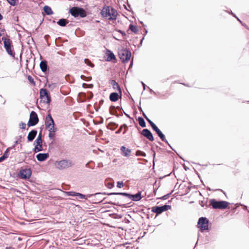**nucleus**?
Masks as SVG:
<instances>
[{
    "instance_id": "nucleus-1",
    "label": "nucleus",
    "mask_w": 249,
    "mask_h": 249,
    "mask_svg": "<svg viewBox=\"0 0 249 249\" xmlns=\"http://www.w3.org/2000/svg\"><path fill=\"white\" fill-rule=\"evenodd\" d=\"M74 163L71 160L64 159L60 161H57L55 163V165L57 168L60 170L67 169L72 166Z\"/></svg>"
},
{
    "instance_id": "nucleus-2",
    "label": "nucleus",
    "mask_w": 249,
    "mask_h": 249,
    "mask_svg": "<svg viewBox=\"0 0 249 249\" xmlns=\"http://www.w3.org/2000/svg\"><path fill=\"white\" fill-rule=\"evenodd\" d=\"M46 127L49 132H55L57 131V128L55 126L54 120H53L50 114H48L45 121Z\"/></svg>"
},
{
    "instance_id": "nucleus-3",
    "label": "nucleus",
    "mask_w": 249,
    "mask_h": 249,
    "mask_svg": "<svg viewBox=\"0 0 249 249\" xmlns=\"http://www.w3.org/2000/svg\"><path fill=\"white\" fill-rule=\"evenodd\" d=\"M210 205L215 209H225L228 206V202L224 201H217L214 199L210 200Z\"/></svg>"
},
{
    "instance_id": "nucleus-4",
    "label": "nucleus",
    "mask_w": 249,
    "mask_h": 249,
    "mask_svg": "<svg viewBox=\"0 0 249 249\" xmlns=\"http://www.w3.org/2000/svg\"><path fill=\"white\" fill-rule=\"evenodd\" d=\"M1 39L3 41L4 47L7 53L10 56L14 57L15 52L11 49V47L12 46V41L9 38L5 37H2Z\"/></svg>"
},
{
    "instance_id": "nucleus-5",
    "label": "nucleus",
    "mask_w": 249,
    "mask_h": 249,
    "mask_svg": "<svg viewBox=\"0 0 249 249\" xmlns=\"http://www.w3.org/2000/svg\"><path fill=\"white\" fill-rule=\"evenodd\" d=\"M118 55L121 61L124 62H127L131 56V53L128 50L122 49L118 52Z\"/></svg>"
},
{
    "instance_id": "nucleus-6",
    "label": "nucleus",
    "mask_w": 249,
    "mask_h": 249,
    "mask_svg": "<svg viewBox=\"0 0 249 249\" xmlns=\"http://www.w3.org/2000/svg\"><path fill=\"white\" fill-rule=\"evenodd\" d=\"M40 98L41 101L44 103L50 104L51 101V97L50 93L46 89H41L39 91Z\"/></svg>"
},
{
    "instance_id": "nucleus-7",
    "label": "nucleus",
    "mask_w": 249,
    "mask_h": 249,
    "mask_svg": "<svg viewBox=\"0 0 249 249\" xmlns=\"http://www.w3.org/2000/svg\"><path fill=\"white\" fill-rule=\"evenodd\" d=\"M40 98L41 101L44 103L50 104L51 101V97L50 93L46 89H41L39 91Z\"/></svg>"
},
{
    "instance_id": "nucleus-8",
    "label": "nucleus",
    "mask_w": 249,
    "mask_h": 249,
    "mask_svg": "<svg viewBox=\"0 0 249 249\" xmlns=\"http://www.w3.org/2000/svg\"><path fill=\"white\" fill-rule=\"evenodd\" d=\"M69 13H70L71 16L87 15L86 11L84 9L78 7H73L70 8L69 10Z\"/></svg>"
},
{
    "instance_id": "nucleus-9",
    "label": "nucleus",
    "mask_w": 249,
    "mask_h": 249,
    "mask_svg": "<svg viewBox=\"0 0 249 249\" xmlns=\"http://www.w3.org/2000/svg\"><path fill=\"white\" fill-rule=\"evenodd\" d=\"M39 121L37 113L34 111H32L30 114L29 120L28 122L27 125L29 127L36 125Z\"/></svg>"
},
{
    "instance_id": "nucleus-10",
    "label": "nucleus",
    "mask_w": 249,
    "mask_h": 249,
    "mask_svg": "<svg viewBox=\"0 0 249 249\" xmlns=\"http://www.w3.org/2000/svg\"><path fill=\"white\" fill-rule=\"evenodd\" d=\"M102 16H117V11L109 6H105L101 10Z\"/></svg>"
},
{
    "instance_id": "nucleus-11",
    "label": "nucleus",
    "mask_w": 249,
    "mask_h": 249,
    "mask_svg": "<svg viewBox=\"0 0 249 249\" xmlns=\"http://www.w3.org/2000/svg\"><path fill=\"white\" fill-rule=\"evenodd\" d=\"M209 221L206 217H200L198 221V228L201 231L208 229Z\"/></svg>"
},
{
    "instance_id": "nucleus-12",
    "label": "nucleus",
    "mask_w": 249,
    "mask_h": 249,
    "mask_svg": "<svg viewBox=\"0 0 249 249\" xmlns=\"http://www.w3.org/2000/svg\"><path fill=\"white\" fill-rule=\"evenodd\" d=\"M171 206L168 205H164L162 206H155L152 208V212L159 214L164 211L171 209Z\"/></svg>"
},
{
    "instance_id": "nucleus-13",
    "label": "nucleus",
    "mask_w": 249,
    "mask_h": 249,
    "mask_svg": "<svg viewBox=\"0 0 249 249\" xmlns=\"http://www.w3.org/2000/svg\"><path fill=\"white\" fill-rule=\"evenodd\" d=\"M20 176L22 179L29 178L32 175V171L30 168H26L25 169H21L20 171Z\"/></svg>"
},
{
    "instance_id": "nucleus-14",
    "label": "nucleus",
    "mask_w": 249,
    "mask_h": 249,
    "mask_svg": "<svg viewBox=\"0 0 249 249\" xmlns=\"http://www.w3.org/2000/svg\"><path fill=\"white\" fill-rule=\"evenodd\" d=\"M141 134L146 137L150 141L152 142L154 140L152 133L148 129H143L141 132Z\"/></svg>"
},
{
    "instance_id": "nucleus-15",
    "label": "nucleus",
    "mask_w": 249,
    "mask_h": 249,
    "mask_svg": "<svg viewBox=\"0 0 249 249\" xmlns=\"http://www.w3.org/2000/svg\"><path fill=\"white\" fill-rule=\"evenodd\" d=\"M120 150L122 155L127 157L130 156L131 152V150L130 149L126 148L124 146H122Z\"/></svg>"
},
{
    "instance_id": "nucleus-16",
    "label": "nucleus",
    "mask_w": 249,
    "mask_h": 249,
    "mask_svg": "<svg viewBox=\"0 0 249 249\" xmlns=\"http://www.w3.org/2000/svg\"><path fill=\"white\" fill-rule=\"evenodd\" d=\"M129 198L134 201H138L142 198L141 192H139L135 195L129 194Z\"/></svg>"
},
{
    "instance_id": "nucleus-17",
    "label": "nucleus",
    "mask_w": 249,
    "mask_h": 249,
    "mask_svg": "<svg viewBox=\"0 0 249 249\" xmlns=\"http://www.w3.org/2000/svg\"><path fill=\"white\" fill-rule=\"evenodd\" d=\"M49 157V154L48 153H38L36 156V159L39 161H43Z\"/></svg>"
},
{
    "instance_id": "nucleus-18",
    "label": "nucleus",
    "mask_w": 249,
    "mask_h": 249,
    "mask_svg": "<svg viewBox=\"0 0 249 249\" xmlns=\"http://www.w3.org/2000/svg\"><path fill=\"white\" fill-rule=\"evenodd\" d=\"M15 147V146H12L11 147H8L6 149V150L4 152L3 155L0 157V162L3 161L4 160L7 159L9 156V152L10 150L13 149Z\"/></svg>"
},
{
    "instance_id": "nucleus-19",
    "label": "nucleus",
    "mask_w": 249,
    "mask_h": 249,
    "mask_svg": "<svg viewBox=\"0 0 249 249\" xmlns=\"http://www.w3.org/2000/svg\"><path fill=\"white\" fill-rule=\"evenodd\" d=\"M156 133L158 134V136L160 138V139L162 141L165 142L166 143H167L170 147L171 148H172L170 144L168 143V141L165 138V137L164 135L162 133V132L160 130H158L157 131H156Z\"/></svg>"
},
{
    "instance_id": "nucleus-20",
    "label": "nucleus",
    "mask_w": 249,
    "mask_h": 249,
    "mask_svg": "<svg viewBox=\"0 0 249 249\" xmlns=\"http://www.w3.org/2000/svg\"><path fill=\"white\" fill-rule=\"evenodd\" d=\"M37 131L36 130H32L30 131L27 136L28 142H32L34 140L37 134Z\"/></svg>"
},
{
    "instance_id": "nucleus-21",
    "label": "nucleus",
    "mask_w": 249,
    "mask_h": 249,
    "mask_svg": "<svg viewBox=\"0 0 249 249\" xmlns=\"http://www.w3.org/2000/svg\"><path fill=\"white\" fill-rule=\"evenodd\" d=\"M109 83L111 84L112 86V88L115 90H117L119 91V93L121 94V89L118 83L116 82V81L114 80H109Z\"/></svg>"
},
{
    "instance_id": "nucleus-22",
    "label": "nucleus",
    "mask_w": 249,
    "mask_h": 249,
    "mask_svg": "<svg viewBox=\"0 0 249 249\" xmlns=\"http://www.w3.org/2000/svg\"><path fill=\"white\" fill-rule=\"evenodd\" d=\"M39 66L42 71L46 73L47 71V63L45 60H42L40 62Z\"/></svg>"
},
{
    "instance_id": "nucleus-23",
    "label": "nucleus",
    "mask_w": 249,
    "mask_h": 249,
    "mask_svg": "<svg viewBox=\"0 0 249 249\" xmlns=\"http://www.w3.org/2000/svg\"><path fill=\"white\" fill-rule=\"evenodd\" d=\"M69 21L67 19L61 18L57 21V24L61 27H65L69 23Z\"/></svg>"
},
{
    "instance_id": "nucleus-24",
    "label": "nucleus",
    "mask_w": 249,
    "mask_h": 249,
    "mask_svg": "<svg viewBox=\"0 0 249 249\" xmlns=\"http://www.w3.org/2000/svg\"><path fill=\"white\" fill-rule=\"evenodd\" d=\"M119 95L116 92H112L109 95V99L112 102H116L118 100Z\"/></svg>"
},
{
    "instance_id": "nucleus-25",
    "label": "nucleus",
    "mask_w": 249,
    "mask_h": 249,
    "mask_svg": "<svg viewBox=\"0 0 249 249\" xmlns=\"http://www.w3.org/2000/svg\"><path fill=\"white\" fill-rule=\"evenodd\" d=\"M107 56L106 60L107 61H111L113 60H116V57L114 53L110 51H108Z\"/></svg>"
},
{
    "instance_id": "nucleus-26",
    "label": "nucleus",
    "mask_w": 249,
    "mask_h": 249,
    "mask_svg": "<svg viewBox=\"0 0 249 249\" xmlns=\"http://www.w3.org/2000/svg\"><path fill=\"white\" fill-rule=\"evenodd\" d=\"M43 11L48 15H52L53 14L51 8L48 6H45L43 7Z\"/></svg>"
},
{
    "instance_id": "nucleus-27",
    "label": "nucleus",
    "mask_w": 249,
    "mask_h": 249,
    "mask_svg": "<svg viewBox=\"0 0 249 249\" xmlns=\"http://www.w3.org/2000/svg\"><path fill=\"white\" fill-rule=\"evenodd\" d=\"M108 196H111V195H121L123 196L127 197L129 198V194H128L127 193H110L107 194Z\"/></svg>"
},
{
    "instance_id": "nucleus-28",
    "label": "nucleus",
    "mask_w": 249,
    "mask_h": 249,
    "mask_svg": "<svg viewBox=\"0 0 249 249\" xmlns=\"http://www.w3.org/2000/svg\"><path fill=\"white\" fill-rule=\"evenodd\" d=\"M138 122L140 125L142 127H145L146 126V124L144 119L142 117L138 118Z\"/></svg>"
},
{
    "instance_id": "nucleus-29",
    "label": "nucleus",
    "mask_w": 249,
    "mask_h": 249,
    "mask_svg": "<svg viewBox=\"0 0 249 249\" xmlns=\"http://www.w3.org/2000/svg\"><path fill=\"white\" fill-rule=\"evenodd\" d=\"M129 30H130L132 32H133L135 34L137 33V32H138L137 27L136 26L134 25L131 24L129 25Z\"/></svg>"
},
{
    "instance_id": "nucleus-30",
    "label": "nucleus",
    "mask_w": 249,
    "mask_h": 249,
    "mask_svg": "<svg viewBox=\"0 0 249 249\" xmlns=\"http://www.w3.org/2000/svg\"><path fill=\"white\" fill-rule=\"evenodd\" d=\"M76 194L77 195V196H79L81 199H87L88 197H90L91 196H92L93 195L91 194L84 195H83V194L79 193H76Z\"/></svg>"
},
{
    "instance_id": "nucleus-31",
    "label": "nucleus",
    "mask_w": 249,
    "mask_h": 249,
    "mask_svg": "<svg viewBox=\"0 0 249 249\" xmlns=\"http://www.w3.org/2000/svg\"><path fill=\"white\" fill-rule=\"evenodd\" d=\"M109 112L111 114L118 116V115L117 114V111L116 110L115 107H114V106L110 107L109 108Z\"/></svg>"
},
{
    "instance_id": "nucleus-32",
    "label": "nucleus",
    "mask_w": 249,
    "mask_h": 249,
    "mask_svg": "<svg viewBox=\"0 0 249 249\" xmlns=\"http://www.w3.org/2000/svg\"><path fill=\"white\" fill-rule=\"evenodd\" d=\"M183 184H180L179 187V191L178 193L180 194V196H183L186 195L187 194V189H185L184 191L181 192L182 188H183Z\"/></svg>"
},
{
    "instance_id": "nucleus-33",
    "label": "nucleus",
    "mask_w": 249,
    "mask_h": 249,
    "mask_svg": "<svg viewBox=\"0 0 249 249\" xmlns=\"http://www.w3.org/2000/svg\"><path fill=\"white\" fill-rule=\"evenodd\" d=\"M136 155L137 156H142L143 157H145L146 156V154L144 152L141 150H137L136 152Z\"/></svg>"
},
{
    "instance_id": "nucleus-34",
    "label": "nucleus",
    "mask_w": 249,
    "mask_h": 249,
    "mask_svg": "<svg viewBox=\"0 0 249 249\" xmlns=\"http://www.w3.org/2000/svg\"><path fill=\"white\" fill-rule=\"evenodd\" d=\"M85 63L87 65H89V66H90V67H92V68H93V67H94V65L93 63H92L91 62V61H90L89 59H85Z\"/></svg>"
},
{
    "instance_id": "nucleus-35",
    "label": "nucleus",
    "mask_w": 249,
    "mask_h": 249,
    "mask_svg": "<svg viewBox=\"0 0 249 249\" xmlns=\"http://www.w3.org/2000/svg\"><path fill=\"white\" fill-rule=\"evenodd\" d=\"M41 144H42V139H39L36 138V139L34 142V144H37V145H40Z\"/></svg>"
},
{
    "instance_id": "nucleus-36",
    "label": "nucleus",
    "mask_w": 249,
    "mask_h": 249,
    "mask_svg": "<svg viewBox=\"0 0 249 249\" xmlns=\"http://www.w3.org/2000/svg\"><path fill=\"white\" fill-rule=\"evenodd\" d=\"M28 80L29 81V82L31 83L32 85H33L34 86L35 85V82L33 77L31 75H29L28 76Z\"/></svg>"
},
{
    "instance_id": "nucleus-37",
    "label": "nucleus",
    "mask_w": 249,
    "mask_h": 249,
    "mask_svg": "<svg viewBox=\"0 0 249 249\" xmlns=\"http://www.w3.org/2000/svg\"><path fill=\"white\" fill-rule=\"evenodd\" d=\"M11 5H15L18 2V0H7Z\"/></svg>"
},
{
    "instance_id": "nucleus-38",
    "label": "nucleus",
    "mask_w": 249,
    "mask_h": 249,
    "mask_svg": "<svg viewBox=\"0 0 249 249\" xmlns=\"http://www.w3.org/2000/svg\"><path fill=\"white\" fill-rule=\"evenodd\" d=\"M76 193H77L74 192H72V191H70V192H67V194L69 196H77V195L76 194Z\"/></svg>"
},
{
    "instance_id": "nucleus-39",
    "label": "nucleus",
    "mask_w": 249,
    "mask_h": 249,
    "mask_svg": "<svg viewBox=\"0 0 249 249\" xmlns=\"http://www.w3.org/2000/svg\"><path fill=\"white\" fill-rule=\"evenodd\" d=\"M118 32L122 34V36L123 37V39H125L126 38V35L124 31H123L122 30H118Z\"/></svg>"
},
{
    "instance_id": "nucleus-40",
    "label": "nucleus",
    "mask_w": 249,
    "mask_h": 249,
    "mask_svg": "<svg viewBox=\"0 0 249 249\" xmlns=\"http://www.w3.org/2000/svg\"><path fill=\"white\" fill-rule=\"evenodd\" d=\"M171 194V193H169L166 195H164L163 196H162L160 199H162V200H165L166 199H167L169 196H170V195Z\"/></svg>"
},
{
    "instance_id": "nucleus-41",
    "label": "nucleus",
    "mask_w": 249,
    "mask_h": 249,
    "mask_svg": "<svg viewBox=\"0 0 249 249\" xmlns=\"http://www.w3.org/2000/svg\"><path fill=\"white\" fill-rule=\"evenodd\" d=\"M54 133L55 132H49L48 137H49L50 139H52L53 138V137L54 136Z\"/></svg>"
},
{
    "instance_id": "nucleus-42",
    "label": "nucleus",
    "mask_w": 249,
    "mask_h": 249,
    "mask_svg": "<svg viewBox=\"0 0 249 249\" xmlns=\"http://www.w3.org/2000/svg\"><path fill=\"white\" fill-rule=\"evenodd\" d=\"M19 127L21 129H25L26 127V124L24 123H20L19 124Z\"/></svg>"
},
{
    "instance_id": "nucleus-43",
    "label": "nucleus",
    "mask_w": 249,
    "mask_h": 249,
    "mask_svg": "<svg viewBox=\"0 0 249 249\" xmlns=\"http://www.w3.org/2000/svg\"><path fill=\"white\" fill-rule=\"evenodd\" d=\"M106 186L108 188L111 189L114 186V184L111 182H108Z\"/></svg>"
},
{
    "instance_id": "nucleus-44",
    "label": "nucleus",
    "mask_w": 249,
    "mask_h": 249,
    "mask_svg": "<svg viewBox=\"0 0 249 249\" xmlns=\"http://www.w3.org/2000/svg\"><path fill=\"white\" fill-rule=\"evenodd\" d=\"M123 186V182L122 181H118L117 183V187L121 188Z\"/></svg>"
},
{
    "instance_id": "nucleus-45",
    "label": "nucleus",
    "mask_w": 249,
    "mask_h": 249,
    "mask_svg": "<svg viewBox=\"0 0 249 249\" xmlns=\"http://www.w3.org/2000/svg\"><path fill=\"white\" fill-rule=\"evenodd\" d=\"M39 151H41V149H40L39 148H38V147L35 146V148H34V153H36Z\"/></svg>"
},
{
    "instance_id": "nucleus-46",
    "label": "nucleus",
    "mask_w": 249,
    "mask_h": 249,
    "mask_svg": "<svg viewBox=\"0 0 249 249\" xmlns=\"http://www.w3.org/2000/svg\"><path fill=\"white\" fill-rule=\"evenodd\" d=\"M105 18H108V17H105ZM117 17H108L107 18L109 20H115Z\"/></svg>"
},
{
    "instance_id": "nucleus-47",
    "label": "nucleus",
    "mask_w": 249,
    "mask_h": 249,
    "mask_svg": "<svg viewBox=\"0 0 249 249\" xmlns=\"http://www.w3.org/2000/svg\"><path fill=\"white\" fill-rule=\"evenodd\" d=\"M110 204H113V205H117V206H123V207H126V205L125 204H119V203H109Z\"/></svg>"
},
{
    "instance_id": "nucleus-48",
    "label": "nucleus",
    "mask_w": 249,
    "mask_h": 249,
    "mask_svg": "<svg viewBox=\"0 0 249 249\" xmlns=\"http://www.w3.org/2000/svg\"><path fill=\"white\" fill-rule=\"evenodd\" d=\"M151 127L152 128L153 130H154L155 132L159 129V128L157 127V126L156 124H154Z\"/></svg>"
},
{
    "instance_id": "nucleus-49",
    "label": "nucleus",
    "mask_w": 249,
    "mask_h": 249,
    "mask_svg": "<svg viewBox=\"0 0 249 249\" xmlns=\"http://www.w3.org/2000/svg\"><path fill=\"white\" fill-rule=\"evenodd\" d=\"M229 14H231L232 16H236L234 13H232L231 10H229L226 11Z\"/></svg>"
},
{
    "instance_id": "nucleus-50",
    "label": "nucleus",
    "mask_w": 249,
    "mask_h": 249,
    "mask_svg": "<svg viewBox=\"0 0 249 249\" xmlns=\"http://www.w3.org/2000/svg\"><path fill=\"white\" fill-rule=\"evenodd\" d=\"M36 146H37L38 147V148H40L41 149V151H42L43 150V146H42V144H41L40 145H37V144H35Z\"/></svg>"
},
{
    "instance_id": "nucleus-51",
    "label": "nucleus",
    "mask_w": 249,
    "mask_h": 249,
    "mask_svg": "<svg viewBox=\"0 0 249 249\" xmlns=\"http://www.w3.org/2000/svg\"><path fill=\"white\" fill-rule=\"evenodd\" d=\"M37 138H39V139H42V130H40Z\"/></svg>"
},
{
    "instance_id": "nucleus-52",
    "label": "nucleus",
    "mask_w": 249,
    "mask_h": 249,
    "mask_svg": "<svg viewBox=\"0 0 249 249\" xmlns=\"http://www.w3.org/2000/svg\"><path fill=\"white\" fill-rule=\"evenodd\" d=\"M81 78L83 79V80H86V78H87L86 76H85V75H82L81 76Z\"/></svg>"
},
{
    "instance_id": "nucleus-53",
    "label": "nucleus",
    "mask_w": 249,
    "mask_h": 249,
    "mask_svg": "<svg viewBox=\"0 0 249 249\" xmlns=\"http://www.w3.org/2000/svg\"><path fill=\"white\" fill-rule=\"evenodd\" d=\"M111 124L113 126H114L115 127H117L118 126V124L114 123H112Z\"/></svg>"
},
{
    "instance_id": "nucleus-54",
    "label": "nucleus",
    "mask_w": 249,
    "mask_h": 249,
    "mask_svg": "<svg viewBox=\"0 0 249 249\" xmlns=\"http://www.w3.org/2000/svg\"><path fill=\"white\" fill-rule=\"evenodd\" d=\"M141 83L143 86V90H145V87H146V85H145V84L143 82H141Z\"/></svg>"
},
{
    "instance_id": "nucleus-55",
    "label": "nucleus",
    "mask_w": 249,
    "mask_h": 249,
    "mask_svg": "<svg viewBox=\"0 0 249 249\" xmlns=\"http://www.w3.org/2000/svg\"><path fill=\"white\" fill-rule=\"evenodd\" d=\"M121 130H122V127H120V128H119V129L118 131H116V133H117V134H118V133H120V132H121Z\"/></svg>"
},
{
    "instance_id": "nucleus-56",
    "label": "nucleus",
    "mask_w": 249,
    "mask_h": 249,
    "mask_svg": "<svg viewBox=\"0 0 249 249\" xmlns=\"http://www.w3.org/2000/svg\"><path fill=\"white\" fill-rule=\"evenodd\" d=\"M146 120L147 121V122L150 124V123H151L152 121L150 120L148 118H146Z\"/></svg>"
},
{
    "instance_id": "nucleus-57",
    "label": "nucleus",
    "mask_w": 249,
    "mask_h": 249,
    "mask_svg": "<svg viewBox=\"0 0 249 249\" xmlns=\"http://www.w3.org/2000/svg\"><path fill=\"white\" fill-rule=\"evenodd\" d=\"M142 115H143V117H144L145 119H146V118H148V117H147V116L145 115V114L143 112H142Z\"/></svg>"
},
{
    "instance_id": "nucleus-58",
    "label": "nucleus",
    "mask_w": 249,
    "mask_h": 249,
    "mask_svg": "<svg viewBox=\"0 0 249 249\" xmlns=\"http://www.w3.org/2000/svg\"><path fill=\"white\" fill-rule=\"evenodd\" d=\"M100 194H102V193H96V194H94V195H95V196H96V195H100ZM103 194L106 195V194H106V193H103Z\"/></svg>"
},
{
    "instance_id": "nucleus-59",
    "label": "nucleus",
    "mask_w": 249,
    "mask_h": 249,
    "mask_svg": "<svg viewBox=\"0 0 249 249\" xmlns=\"http://www.w3.org/2000/svg\"><path fill=\"white\" fill-rule=\"evenodd\" d=\"M18 143V141H16L15 142L13 146H15Z\"/></svg>"
},
{
    "instance_id": "nucleus-60",
    "label": "nucleus",
    "mask_w": 249,
    "mask_h": 249,
    "mask_svg": "<svg viewBox=\"0 0 249 249\" xmlns=\"http://www.w3.org/2000/svg\"><path fill=\"white\" fill-rule=\"evenodd\" d=\"M151 125V126H153L154 124H155L153 122H152L151 123H150L149 124Z\"/></svg>"
},
{
    "instance_id": "nucleus-61",
    "label": "nucleus",
    "mask_w": 249,
    "mask_h": 249,
    "mask_svg": "<svg viewBox=\"0 0 249 249\" xmlns=\"http://www.w3.org/2000/svg\"><path fill=\"white\" fill-rule=\"evenodd\" d=\"M183 167H184V169H185L186 171H187V167H186L185 165H183Z\"/></svg>"
},
{
    "instance_id": "nucleus-62",
    "label": "nucleus",
    "mask_w": 249,
    "mask_h": 249,
    "mask_svg": "<svg viewBox=\"0 0 249 249\" xmlns=\"http://www.w3.org/2000/svg\"><path fill=\"white\" fill-rule=\"evenodd\" d=\"M148 88L150 89V91L151 92H152L155 93V92L153 91V90H152V89H150L148 87Z\"/></svg>"
},
{
    "instance_id": "nucleus-63",
    "label": "nucleus",
    "mask_w": 249,
    "mask_h": 249,
    "mask_svg": "<svg viewBox=\"0 0 249 249\" xmlns=\"http://www.w3.org/2000/svg\"><path fill=\"white\" fill-rule=\"evenodd\" d=\"M143 39H144V37H143V38L141 39V42H140V44H142V41H143Z\"/></svg>"
},
{
    "instance_id": "nucleus-64",
    "label": "nucleus",
    "mask_w": 249,
    "mask_h": 249,
    "mask_svg": "<svg viewBox=\"0 0 249 249\" xmlns=\"http://www.w3.org/2000/svg\"><path fill=\"white\" fill-rule=\"evenodd\" d=\"M8 249H14V248H12V247H9V248H8Z\"/></svg>"
}]
</instances>
